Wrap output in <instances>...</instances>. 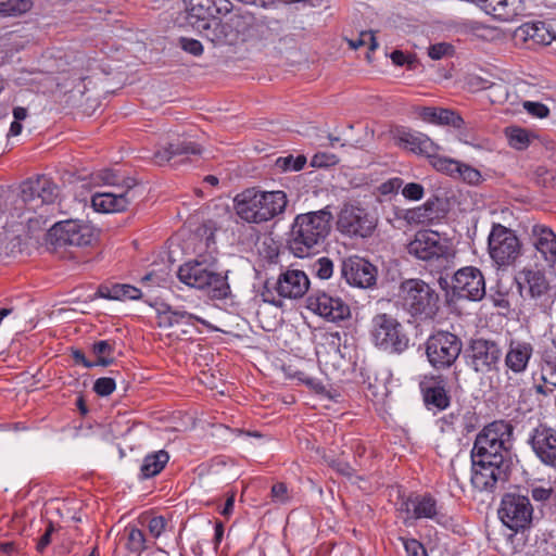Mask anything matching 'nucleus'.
<instances>
[{
  "label": "nucleus",
  "instance_id": "obj_17",
  "mask_svg": "<svg viewBox=\"0 0 556 556\" xmlns=\"http://www.w3.org/2000/svg\"><path fill=\"white\" fill-rule=\"evenodd\" d=\"M407 251L410 255L418 260L433 261L446 256L448 253V248L441 240L438 232L431 230H420L408 243Z\"/></svg>",
  "mask_w": 556,
  "mask_h": 556
},
{
  "label": "nucleus",
  "instance_id": "obj_43",
  "mask_svg": "<svg viewBox=\"0 0 556 556\" xmlns=\"http://www.w3.org/2000/svg\"><path fill=\"white\" fill-rule=\"evenodd\" d=\"M349 45L354 50L363 46H368L370 51L378 48V42L372 31H362L356 39H350Z\"/></svg>",
  "mask_w": 556,
  "mask_h": 556
},
{
  "label": "nucleus",
  "instance_id": "obj_16",
  "mask_svg": "<svg viewBox=\"0 0 556 556\" xmlns=\"http://www.w3.org/2000/svg\"><path fill=\"white\" fill-rule=\"evenodd\" d=\"M455 295L470 301H480L485 295V281L481 270L473 266L458 269L452 280Z\"/></svg>",
  "mask_w": 556,
  "mask_h": 556
},
{
  "label": "nucleus",
  "instance_id": "obj_8",
  "mask_svg": "<svg viewBox=\"0 0 556 556\" xmlns=\"http://www.w3.org/2000/svg\"><path fill=\"white\" fill-rule=\"evenodd\" d=\"M399 299L403 309L414 317H432L438 309V293L429 283L418 278L401 282Z\"/></svg>",
  "mask_w": 556,
  "mask_h": 556
},
{
  "label": "nucleus",
  "instance_id": "obj_19",
  "mask_svg": "<svg viewBox=\"0 0 556 556\" xmlns=\"http://www.w3.org/2000/svg\"><path fill=\"white\" fill-rule=\"evenodd\" d=\"M307 308L329 321H340L350 317L349 305L339 296L318 291L307 298Z\"/></svg>",
  "mask_w": 556,
  "mask_h": 556
},
{
  "label": "nucleus",
  "instance_id": "obj_42",
  "mask_svg": "<svg viewBox=\"0 0 556 556\" xmlns=\"http://www.w3.org/2000/svg\"><path fill=\"white\" fill-rule=\"evenodd\" d=\"M140 523L146 526L152 538L159 539L166 530L167 520L163 516H154L149 519L140 518Z\"/></svg>",
  "mask_w": 556,
  "mask_h": 556
},
{
  "label": "nucleus",
  "instance_id": "obj_60",
  "mask_svg": "<svg viewBox=\"0 0 556 556\" xmlns=\"http://www.w3.org/2000/svg\"><path fill=\"white\" fill-rule=\"evenodd\" d=\"M73 358L77 364H81L86 368H91L96 366V364H93V362L88 361L85 354L79 350H75L73 352Z\"/></svg>",
  "mask_w": 556,
  "mask_h": 556
},
{
  "label": "nucleus",
  "instance_id": "obj_23",
  "mask_svg": "<svg viewBox=\"0 0 556 556\" xmlns=\"http://www.w3.org/2000/svg\"><path fill=\"white\" fill-rule=\"evenodd\" d=\"M309 288L307 275L300 269H287L273 283V289L280 298L300 299Z\"/></svg>",
  "mask_w": 556,
  "mask_h": 556
},
{
  "label": "nucleus",
  "instance_id": "obj_47",
  "mask_svg": "<svg viewBox=\"0 0 556 556\" xmlns=\"http://www.w3.org/2000/svg\"><path fill=\"white\" fill-rule=\"evenodd\" d=\"M453 52H454L453 46L447 42L434 43L428 48V55L432 60H441L445 56L452 55Z\"/></svg>",
  "mask_w": 556,
  "mask_h": 556
},
{
  "label": "nucleus",
  "instance_id": "obj_12",
  "mask_svg": "<svg viewBox=\"0 0 556 556\" xmlns=\"http://www.w3.org/2000/svg\"><path fill=\"white\" fill-rule=\"evenodd\" d=\"M376 226V217L358 205L345 203L338 214L337 229L350 238H368Z\"/></svg>",
  "mask_w": 556,
  "mask_h": 556
},
{
  "label": "nucleus",
  "instance_id": "obj_53",
  "mask_svg": "<svg viewBox=\"0 0 556 556\" xmlns=\"http://www.w3.org/2000/svg\"><path fill=\"white\" fill-rule=\"evenodd\" d=\"M424 187L420 184L416 182L407 184L402 190V194L406 199L414 201L420 200L424 197Z\"/></svg>",
  "mask_w": 556,
  "mask_h": 556
},
{
  "label": "nucleus",
  "instance_id": "obj_26",
  "mask_svg": "<svg viewBox=\"0 0 556 556\" xmlns=\"http://www.w3.org/2000/svg\"><path fill=\"white\" fill-rule=\"evenodd\" d=\"M531 239L535 250L552 267H556V233L547 226L534 225L531 230Z\"/></svg>",
  "mask_w": 556,
  "mask_h": 556
},
{
  "label": "nucleus",
  "instance_id": "obj_7",
  "mask_svg": "<svg viewBox=\"0 0 556 556\" xmlns=\"http://www.w3.org/2000/svg\"><path fill=\"white\" fill-rule=\"evenodd\" d=\"M369 336L375 348L388 354H402L409 346L405 327L392 314H376L370 321Z\"/></svg>",
  "mask_w": 556,
  "mask_h": 556
},
{
  "label": "nucleus",
  "instance_id": "obj_52",
  "mask_svg": "<svg viewBox=\"0 0 556 556\" xmlns=\"http://www.w3.org/2000/svg\"><path fill=\"white\" fill-rule=\"evenodd\" d=\"M523 109L531 115L543 118L546 117L549 114L548 108L540 102H531L526 101L523 102Z\"/></svg>",
  "mask_w": 556,
  "mask_h": 556
},
{
  "label": "nucleus",
  "instance_id": "obj_50",
  "mask_svg": "<svg viewBox=\"0 0 556 556\" xmlns=\"http://www.w3.org/2000/svg\"><path fill=\"white\" fill-rule=\"evenodd\" d=\"M99 178L102 180L104 185H108L113 188L116 185L123 184V180H126L127 177L121 175L118 172L113 169H103L100 172Z\"/></svg>",
  "mask_w": 556,
  "mask_h": 556
},
{
  "label": "nucleus",
  "instance_id": "obj_49",
  "mask_svg": "<svg viewBox=\"0 0 556 556\" xmlns=\"http://www.w3.org/2000/svg\"><path fill=\"white\" fill-rule=\"evenodd\" d=\"M422 135L424 134L421 132H412L403 130L399 132L397 139L405 149H408L409 151L413 152L414 150H416V147L418 144L417 141L421 139Z\"/></svg>",
  "mask_w": 556,
  "mask_h": 556
},
{
  "label": "nucleus",
  "instance_id": "obj_10",
  "mask_svg": "<svg viewBox=\"0 0 556 556\" xmlns=\"http://www.w3.org/2000/svg\"><path fill=\"white\" fill-rule=\"evenodd\" d=\"M97 239L96 229L80 220H63L55 223L48 231L47 241L54 249L63 247H87Z\"/></svg>",
  "mask_w": 556,
  "mask_h": 556
},
{
  "label": "nucleus",
  "instance_id": "obj_35",
  "mask_svg": "<svg viewBox=\"0 0 556 556\" xmlns=\"http://www.w3.org/2000/svg\"><path fill=\"white\" fill-rule=\"evenodd\" d=\"M522 9L521 0H505L501 2L500 7H495L494 17L503 22H509L519 15Z\"/></svg>",
  "mask_w": 556,
  "mask_h": 556
},
{
  "label": "nucleus",
  "instance_id": "obj_55",
  "mask_svg": "<svg viewBox=\"0 0 556 556\" xmlns=\"http://www.w3.org/2000/svg\"><path fill=\"white\" fill-rule=\"evenodd\" d=\"M391 60L393 61V63L395 65H399V66H402L404 64H407L408 68L409 70H414L415 68V62H416V59L415 56H410V55H405L402 51L400 50H395L391 53Z\"/></svg>",
  "mask_w": 556,
  "mask_h": 556
},
{
  "label": "nucleus",
  "instance_id": "obj_54",
  "mask_svg": "<svg viewBox=\"0 0 556 556\" xmlns=\"http://www.w3.org/2000/svg\"><path fill=\"white\" fill-rule=\"evenodd\" d=\"M404 547L407 556H427L424 545L415 539L405 540Z\"/></svg>",
  "mask_w": 556,
  "mask_h": 556
},
{
  "label": "nucleus",
  "instance_id": "obj_33",
  "mask_svg": "<svg viewBox=\"0 0 556 556\" xmlns=\"http://www.w3.org/2000/svg\"><path fill=\"white\" fill-rule=\"evenodd\" d=\"M114 344L108 340L97 341L92 344V353L97 357L96 366L108 367L113 364Z\"/></svg>",
  "mask_w": 556,
  "mask_h": 556
},
{
  "label": "nucleus",
  "instance_id": "obj_31",
  "mask_svg": "<svg viewBox=\"0 0 556 556\" xmlns=\"http://www.w3.org/2000/svg\"><path fill=\"white\" fill-rule=\"evenodd\" d=\"M520 30L527 38L532 39L535 43L547 46L555 39V35L551 33L542 22L525 24L520 27Z\"/></svg>",
  "mask_w": 556,
  "mask_h": 556
},
{
  "label": "nucleus",
  "instance_id": "obj_46",
  "mask_svg": "<svg viewBox=\"0 0 556 556\" xmlns=\"http://www.w3.org/2000/svg\"><path fill=\"white\" fill-rule=\"evenodd\" d=\"M416 150H414V153L425 155L427 157L434 156V154L439 151V146L435 144L428 136L425 134L422 135L421 139L417 141Z\"/></svg>",
  "mask_w": 556,
  "mask_h": 556
},
{
  "label": "nucleus",
  "instance_id": "obj_4",
  "mask_svg": "<svg viewBox=\"0 0 556 556\" xmlns=\"http://www.w3.org/2000/svg\"><path fill=\"white\" fill-rule=\"evenodd\" d=\"M288 202L285 191L248 188L235 197L233 208L243 222L258 225L282 215Z\"/></svg>",
  "mask_w": 556,
  "mask_h": 556
},
{
  "label": "nucleus",
  "instance_id": "obj_29",
  "mask_svg": "<svg viewBox=\"0 0 556 556\" xmlns=\"http://www.w3.org/2000/svg\"><path fill=\"white\" fill-rule=\"evenodd\" d=\"M168 460L169 455L164 450L148 454L143 458L142 465L140 467L141 478L149 479L159 475L168 463Z\"/></svg>",
  "mask_w": 556,
  "mask_h": 556
},
{
  "label": "nucleus",
  "instance_id": "obj_58",
  "mask_svg": "<svg viewBox=\"0 0 556 556\" xmlns=\"http://www.w3.org/2000/svg\"><path fill=\"white\" fill-rule=\"evenodd\" d=\"M553 494L552 488H545V486H533L531 489V496L534 501L545 503L549 501L551 496Z\"/></svg>",
  "mask_w": 556,
  "mask_h": 556
},
{
  "label": "nucleus",
  "instance_id": "obj_40",
  "mask_svg": "<svg viewBox=\"0 0 556 556\" xmlns=\"http://www.w3.org/2000/svg\"><path fill=\"white\" fill-rule=\"evenodd\" d=\"M510 147L522 150L529 144V134L527 130L518 127L508 128L506 130Z\"/></svg>",
  "mask_w": 556,
  "mask_h": 556
},
{
  "label": "nucleus",
  "instance_id": "obj_63",
  "mask_svg": "<svg viewBox=\"0 0 556 556\" xmlns=\"http://www.w3.org/2000/svg\"><path fill=\"white\" fill-rule=\"evenodd\" d=\"M424 212H426V208H417V210H414L412 212H409V216L408 218L410 220H416V222H424L421 218L425 217V214Z\"/></svg>",
  "mask_w": 556,
  "mask_h": 556
},
{
  "label": "nucleus",
  "instance_id": "obj_45",
  "mask_svg": "<svg viewBox=\"0 0 556 556\" xmlns=\"http://www.w3.org/2000/svg\"><path fill=\"white\" fill-rule=\"evenodd\" d=\"M554 376H556V357H546L543 359L541 380L556 388V380H552Z\"/></svg>",
  "mask_w": 556,
  "mask_h": 556
},
{
  "label": "nucleus",
  "instance_id": "obj_15",
  "mask_svg": "<svg viewBox=\"0 0 556 556\" xmlns=\"http://www.w3.org/2000/svg\"><path fill=\"white\" fill-rule=\"evenodd\" d=\"M533 507L528 496L507 493L501 501L498 517L510 530L518 532L532 521Z\"/></svg>",
  "mask_w": 556,
  "mask_h": 556
},
{
  "label": "nucleus",
  "instance_id": "obj_64",
  "mask_svg": "<svg viewBox=\"0 0 556 556\" xmlns=\"http://www.w3.org/2000/svg\"><path fill=\"white\" fill-rule=\"evenodd\" d=\"M22 129L23 127L21 122L13 121L10 126L9 135L18 136L22 132Z\"/></svg>",
  "mask_w": 556,
  "mask_h": 556
},
{
  "label": "nucleus",
  "instance_id": "obj_2",
  "mask_svg": "<svg viewBox=\"0 0 556 556\" xmlns=\"http://www.w3.org/2000/svg\"><path fill=\"white\" fill-rule=\"evenodd\" d=\"M59 197L58 185L46 175L30 177L20 186V192L7 197L11 205L9 215L30 223L35 219L46 220Z\"/></svg>",
  "mask_w": 556,
  "mask_h": 556
},
{
  "label": "nucleus",
  "instance_id": "obj_13",
  "mask_svg": "<svg viewBox=\"0 0 556 556\" xmlns=\"http://www.w3.org/2000/svg\"><path fill=\"white\" fill-rule=\"evenodd\" d=\"M109 192L96 193L91 203L96 211L110 213L125 211L132 202L138 200L142 192L134 178H126L123 184L113 187Z\"/></svg>",
  "mask_w": 556,
  "mask_h": 556
},
{
  "label": "nucleus",
  "instance_id": "obj_11",
  "mask_svg": "<svg viewBox=\"0 0 556 556\" xmlns=\"http://www.w3.org/2000/svg\"><path fill=\"white\" fill-rule=\"evenodd\" d=\"M462 349V340L448 331H438L426 342L428 361L435 369L450 368L459 357Z\"/></svg>",
  "mask_w": 556,
  "mask_h": 556
},
{
  "label": "nucleus",
  "instance_id": "obj_27",
  "mask_svg": "<svg viewBox=\"0 0 556 556\" xmlns=\"http://www.w3.org/2000/svg\"><path fill=\"white\" fill-rule=\"evenodd\" d=\"M160 325L165 327H174V326H194L195 323H201L203 325L206 321L187 311L174 308L172 306H167L160 315Z\"/></svg>",
  "mask_w": 556,
  "mask_h": 556
},
{
  "label": "nucleus",
  "instance_id": "obj_3",
  "mask_svg": "<svg viewBox=\"0 0 556 556\" xmlns=\"http://www.w3.org/2000/svg\"><path fill=\"white\" fill-rule=\"evenodd\" d=\"M332 218L329 206L298 214L289 233L288 248L290 252L301 258L318 252L330 233Z\"/></svg>",
  "mask_w": 556,
  "mask_h": 556
},
{
  "label": "nucleus",
  "instance_id": "obj_59",
  "mask_svg": "<svg viewBox=\"0 0 556 556\" xmlns=\"http://www.w3.org/2000/svg\"><path fill=\"white\" fill-rule=\"evenodd\" d=\"M52 532H53V526L50 523L49 527L47 528L45 534L40 538V540L37 544V549L39 552H42L50 544Z\"/></svg>",
  "mask_w": 556,
  "mask_h": 556
},
{
  "label": "nucleus",
  "instance_id": "obj_38",
  "mask_svg": "<svg viewBox=\"0 0 556 556\" xmlns=\"http://www.w3.org/2000/svg\"><path fill=\"white\" fill-rule=\"evenodd\" d=\"M31 2L29 0H8L0 2V16H15L29 11Z\"/></svg>",
  "mask_w": 556,
  "mask_h": 556
},
{
  "label": "nucleus",
  "instance_id": "obj_51",
  "mask_svg": "<svg viewBox=\"0 0 556 556\" xmlns=\"http://www.w3.org/2000/svg\"><path fill=\"white\" fill-rule=\"evenodd\" d=\"M179 45L184 51H186L194 56H199L203 52V46L197 39L181 37L179 39Z\"/></svg>",
  "mask_w": 556,
  "mask_h": 556
},
{
  "label": "nucleus",
  "instance_id": "obj_20",
  "mask_svg": "<svg viewBox=\"0 0 556 556\" xmlns=\"http://www.w3.org/2000/svg\"><path fill=\"white\" fill-rule=\"evenodd\" d=\"M341 277L353 287L370 288L377 280V268L367 260L350 256L341 263Z\"/></svg>",
  "mask_w": 556,
  "mask_h": 556
},
{
  "label": "nucleus",
  "instance_id": "obj_14",
  "mask_svg": "<svg viewBox=\"0 0 556 556\" xmlns=\"http://www.w3.org/2000/svg\"><path fill=\"white\" fill-rule=\"evenodd\" d=\"M399 511L403 522L412 526L417 519H431L439 525H445L447 517L440 510L437 500L430 494H414L403 500Z\"/></svg>",
  "mask_w": 556,
  "mask_h": 556
},
{
  "label": "nucleus",
  "instance_id": "obj_25",
  "mask_svg": "<svg viewBox=\"0 0 556 556\" xmlns=\"http://www.w3.org/2000/svg\"><path fill=\"white\" fill-rule=\"evenodd\" d=\"M533 354L534 346L531 342L511 339L504 355V366L511 372L526 374Z\"/></svg>",
  "mask_w": 556,
  "mask_h": 556
},
{
  "label": "nucleus",
  "instance_id": "obj_56",
  "mask_svg": "<svg viewBox=\"0 0 556 556\" xmlns=\"http://www.w3.org/2000/svg\"><path fill=\"white\" fill-rule=\"evenodd\" d=\"M271 497L274 502L285 504L288 502V490L285 483L278 482L275 483L271 488Z\"/></svg>",
  "mask_w": 556,
  "mask_h": 556
},
{
  "label": "nucleus",
  "instance_id": "obj_9",
  "mask_svg": "<svg viewBox=\"0 0 556 556\" xmlns=\"http://www.w3.org/2000/svg\"><path fill=\"white\" fill-rule=\"evenodd\" d=\"M488 253L498 269H505L521 255L520 240L514 230L494 223L488 237Z\"/></svg>",
  "mask_w": 556,
  "mask_h": 556
},
{
  "label": "nucleus",
  "instance_id": "obj_30",
  "mask_svg": "<svg viewBox=\"0 0 556 556\" xmlns=\"http://www.w3.org/2000/svg\"><path fill=\"white\" fill-rule=\"evenodd\" d=\"M424 401L426 406L443 410L450 405V396L445 388L440 383H433L424 388Z\"/></svg>",
  "mask_w": 556,
  "mask_h": 556
},
{
  "label": "nucleus",
  "instance_id": "obj_44",
  "mask_svg": "<svg viewBox=\"0 0 556 556\" xmlns=\"http://www.w3.org/2000/svg\"><path fill=\"white\" fill-rule=\"evenodd\" d=\"M313 270L320 279H329L333 274V262L329 257H320L315 261Z\"/></svg>",
  "mask_w": 556,
  "mask_h": 556
},
{
  "label": "nucleus",
  "instance_id": "obj_48",
  "mask_svg": "<svg viewBox=\"0 0 556 556\" xmlns=\"http://www.w3.org/2000/svg\"><path fill=\"white\" fill-rule=\"evenodd\" d=\"M116 383L113 378L102 377L94 381L93 391L100 396H108L113 393Z\"/></svg>",
  "mask_w": 556,
  "mask_h": 556
},
{
  "label": "nucleus",
  "instance_id": "obj_62",
  "mask_svg": "<svg viewBox=\"0 0 556 556\" xmlns=\"http://www.w3.org/2000/svg\"><path fill=\"white\" fill-rule=\"evenodd\" d=\"M28 115L27 109L23 106H16L13 109V117L16 122L24 121Z\"/></svg>",
  "mask_w": 556,
  "mask_h": 556
},
{
  "label": "nucleus",
  "instance_id": "obj_57",
  "mask_svg": "<svg viewBox=\"0 0 556 556\" xmlns=\"http://www.w3.org/2000/svg\"><path fill=\"white\" fill-rule=\"evenodd\" d=\"M403 185V180L401 178H391L388 181L382 182L378 190L381 194L387 195L393 192H396Z\"/></svg>",
  "mask_w": 556,
  "mask_h": 556
},
{
  "label": "nucleus",
  "instance_id": "obj_1",
  "mask_svg": "<svg viewBox=\"0 0 556 556\" xmlns=\"http://www.w3.org/2000/svg\"><path fill=\"white\" fill-rule=\"evenodd\" d=\"M513 426L496 420L477 435L471 450V483L480 491L503 486L511 471Z\"/></svg>",
  "mask_w": 556,
  "mask_h": 556
},
{
  "label": "nucleus",
  "instance_id": "obj_41",
  "mask_svg": "<svg viewBox=\"0 0 556 556\" xmlns=\"http://www.w3.org/2000/svg\"><path fill=\"white\" fill-rule=\"evenodd\" d=\"M456 176L464 182L473 186L479 185L482 181V175L477 168L462 162L456 170Z\"/></svg>",
  "mask_w": 556,
  "mask_h": 556
},
{
  "label": "nucleus",
  "instance_id": "obj_34",
  "mask_svg": "<svg viewBox=\"0 0 556 556\" xmlns=\"http://www.w3.org/2000/svg\"><path fill=\"white\" fill-rule=\"evenodd\" d=\"M127 531V548L132 552L140 554L144 549L150 547L149 541L146 538L143 531L134 526H129L126 528Z\"/></svg>",
  "mask_w": 556,
  "mask_h": 556
},
{
  "label": "nucleus",
  "instance_id": "obj_5",
  "mask_svg": "<svg viewBox=\"0 0 556 556\" xmlns=\"http://www.w3.org/2000/svg\"><path fill=\"white\" fill-rule=\"evenodd\" d=\"M186 21L210 41L222 42L226 38L225 27L219 15L231 11L229 0H185Z\"/></svg>",
  "mask_w": 556,
  "mask_h": 556
},
{
  "label": "nucleus",
  "instance_id": "obj_24",
  "mask_svg": "<svg viewBox=\"0 0 556 556\" xmlns=\"http://www.w3.org/2000/svg\"><path fill=\"white\" fill-rule=\"evenodd\" d=\"M516 282L520 294L533 300L542 299L549 290L544 270L535 267H523L516 276Z\"/></svg>",
  "mask_w": 556,
  "mask_h": 556
},
{
  "label": "nucleus",
  "instance_id": "obj_39",
  "mask_svg": "<svg viewBox=\"0 0 556 556\" xmlns=\"http://www.w3.org/2000/svg\"><path fill=\"white\" fill-rule=\"evenodd\" d=\"M431 164L432 166L442 173H445L451 176H456V170L459 166V161L445 157V156H439L438 153L434 154V156H431Z\"/></svg>",
  "mask_w": 556,
  "mask_h": 556
},
{
  "label": "nucleus",
  "instance_id": "obj_61",
  "mask_svg": "<svg viewBox=\"0 0 556 556\" xmlns=\"http://www.w3.org/2000/svg\"><path fill=\"white\" fill-rule=\"evenodd\" d=\"M233 505H235V493H231L227 497L225 506H224L223 510L220 511V514L225 517H228L233 510Z\"/></svg>",
  "mask_w": 556,
  "mask_h": 556
},
{
  "label": "nucleus",
  "instance_id": "obj_28",
  "mask_svg": "<svg viewBox=\"0 0 556 556\" xmlns=\"http://www.w3.org/2000/svg\"><path fill=\"white\" fill-rule=\"evenodd\" d=\"M421 117L427 122L451 125L455 128H460L465 124L460 115L447 109L425 108Z\"/></svg>",
  "mask_w": 556,
  "mask_h": 556
},
{
  "label": "nucleus",
  "instance_id": "obj_22",
  "mask_svg": "<svg viewBox=\"0 0 556 556\" xmlns=\"http://www.w3.org/2000/svg\"><path fill=\"white\" fill-rule=\"evenodd\" d=\"M201 153L202 149L198 143L185 138H177L155 151L153 161L159 166H163L170 161H174V165H176L187 162L190 155H199Z\"/></svg>",
  "mask_w": 556,
  "mask_h": 556
},
{
  "label": "nucleus",
  "instance_id": "obj_18",
  "mask_svg": "<svg viewBox=\"0 0 556 556\" xmlns=\"http://www.w3.org/2000/svg\"><path fill=\"white\" fill-rule=\"evenodd\" d=\"M471 368L476 372L494 370L502 357V349L497 342L483 338L473 339L469 344Z\"/></svg>",
  "mask_w": 556,
  "mask_h": 556
},
{
  "label": "nucleus",
  "instance_id": "obj_6",
  "mask_svg": "<svg viewBox=\"0 0 556 556\" xmlns=\"http://www.w3.org/2000/svg\"><path fill=\"white\" fill-rule=\"evenodd\" d=\"M216 263L213 256H199L179 267L178 278L189 287L208 290L213 299H226L230 294V286L227 275L216 271Z\"/></svg>",
  "mask_w": 556,
  "mask_h": 556
},
{
  "label": "nucleus",
  "instance_id": "obj_36",
  "mask_svg": "<svg viewBox=\"0 0 556 556\" xmlns=\"http://www.w3.org/2000/svg\"><path fill=\"white\" fill-rule=\"evenodd\" d=\"M505 382L503 384V391L510 397L521 395L525 387V374H516L505 368Z\"/></svg>",
  "mask_w": 556,
  "mask_h": 556
},
{
  "label": "nucleus",
  "instance_id": "obj_37",
  "mask_svg": "<svg viewBox=\"0 0 556 556\" xmlns=\"http://www.w3.org/2000/svg\"><path fill=\"white\" fill-rule=\"evenodd\" d=\"M305 164L306 157L304 155H298L294 157L290 154L278 157L275 162V168L281 173L298 172L301 170Z\"/></svg>",
  "mask_w": 556,
  "mask_h": 556
},
{
  "label": "nucleus",
  "instance_id": "obj_21",
  "mask_svg": "<svg viewBox=\"0 0 556 556\" xmlns=\"http://www.w3.org/2000/svg\"><path fill=\"white\" fill-rule=\"evenodd\" d=\"M528 443L543 465L556 469V429L540 425L530 433Z\"/></svg>",
  "mask_w": 556,
  "mask_h": 556
},
{
  "label": "nucleus",
  "instance_id": "obj_32",
  "mask_svg": "<svg viewBox=\"0 0 556 556\" xmlns=\"http://www.w3.org/2000/svg\"><path fill=\"white\" fill-rule=\"evenodd\" d=\"M103 298L112 300H137L141 298V291L130 285H114L111 288H105V292L100 289Z\"/></svg>",
  "mask_w": 556,
  "mask_h": 556
}]
</instances>
